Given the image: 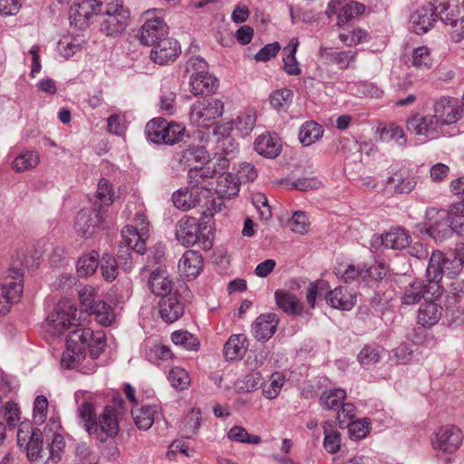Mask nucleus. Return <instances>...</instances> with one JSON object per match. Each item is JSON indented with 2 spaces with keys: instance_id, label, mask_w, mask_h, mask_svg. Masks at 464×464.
<instances>
[{
  "instance_id": "obj_1",
  "label": "nucleus",
  "mask_w": 464,
  "mask_h": 464,
  "mask_svg": "<svg viewBox=\"0 0 464 464\" xmlns=\"http://www.w3.org/2000/svg\"><path fill=\"white\" fill-rule=\"evenodd\" d=\"M78 404L77 415L88 434L101 442L114 438L119 432V411L113 405H106L97 418L94 399L85 391L74 393Z\"/></svg>"
},
{
  "instance_id": "obj_2",
  "label": "nucleus",
  "mask_w": 464,
  "mask_h": 464,
  "mask_svg": "<svg viewBox=\"0 0 464 464\" xmlns=\"http://www.w3.org/2000/svg\"><path fill=\"white\" fill-rule=\"evenodd\" d=\"M185 128L175 122H168L162 118L150 121L145 127L147 139L156 144L173 145L181 140Z\"/></svg>"
},
{
  "instance_id": "obj_3",
  "label": "nucleus",
  "mask_w": 464,
  "mask_h": 464,
  "mask_svg": "<svg viewBox=\"0 0 464 464\" xmlns=\"http://www.w3.org/2000/svg\"><path fill=\"white\" fill-rule=\"evenodd\" d=\"M24 272L14 265L8 270L5 282L0 285V315L6 314L10 307L19 302L23 294Z\"/></svg>"
},
{
  "instance_id": "obj_4",
  "label": "nucleus",
  "mask_w": 464,
  "mask_h": 464,
  "mask_svg": "<svg viewBox=\"0 0 464 464\" xmlns=\"http://www.w3.org/2000/svg\"><path fill=\"white\" fill-rule=\"evenodd\" d=\"M76 306L69 299L59 301L55 310L46 319L47 331L52 335H60L76 320Z\"/></svg>"
},
{
  "instance_id": "obj_5",
  "label": "nucleus",
  "mask_w": 464,
  "mask_h": 464,
  "mask_svg": "<svg viewBox=\"0 0 464 464\" xmlns=\"http://www.w3.org/2000/svg\"><path fill=\"white\" fill-rule=\"evenodd\" d=\"M434 450L446 454L456 452L462 444L463 434L455 425H444L435 430L430 437Z\"/></svg>"
},
{
  "instance_id": "obj_6",
  "label": "nucleus",
  "mask_w": 464,
  "mask_h": 464,
  "mask_svg": "<svg viewBox=\"0 0 464 464\" xmlns=\"http://www.w3.org/2000/svg\"><path fill=\"white\" fill-rule=\"evenodd\" d=\"M176 238L186 246L200 242L204 249L212 247V242L202 235L201 225L195 218L186 217L179 221L176 228Z\"/></svg>"
},
{
  "instance_id": "obj_7",
  "label": "nucleus",
  "mask_w": 464,
  "mask_h": 464,
  "mask_svg": "<svg viewBox=\"0 0 464 464\" xmlns=\"http://www.w3.org/2000/svg\"><path fill=\"white\" fill-rule=\"evenodd\" d=\"M159 9H150L143 13L144 24L140 32V40L142 44L153 46L164 36L168 35V25L164 20L157 16Z\"/></svg>"
},
{
  "instance_id": "obj_8",
  "label": "nucleus",
  "mask_w": 464,
  "mask_h": 464,
  "mask_svg": "<svg viewBox=\"0 0 464 464\" xmlns=\"http://www.w3.org/2000/svg\"><path fill=\"white\" fill-rule=\"evenodd\" d=\"M17 443L20 448H24L30 461H37L43 457L44 434L38 428L29 425H21L17 431Z\"/></svg>"
},
{
  "instance_id": "obj_9",
  "label": "nucleus",
  "mask_w": 464,
  "mask_h": 464,
  "mask_svg": "<svg viewBox=\"0 0 464 464\" xmlns=\"http://www.w3.org/2000/svg\"><path fill=\"white\" fill-rule=\"evenodd\" d=\"M223 102L215 98L199 101L195 102L190 109V121L202 127H207L213 120L219 118L223 114Z\"/></svg>"
},
{
  "instance_id": "obj_10",
  "label": "nucleus",
  "mask_w": 464,
  "mask_h": 464,
  "mask_svg": "<svg viewBox=\"0 0 464 464\" xmlns=\"http://www.w3.org/2000/svg\"><path fill=\"white\" fill-rule=\"evenodd\" d=\"M100 14V32L108 37H117L122 34L129 25L130 11L124 6Z\"/></svg>"
},
{
  "instance_id": "obj_11",
  "label": "nucleus",
  "mask_w": 464,
  "mask_h": 464,
  "mask_svg": "<svg viewBox=\"0 0 464 464\" xmlns=\"http://www.w3.org/2000/svg\"><path fill=\"white\" fill-rule=\"evenodd\" d=\"M445 254L436 250L430 256L425 271V282L428 284V292L442 295L441 280L445 274Z\"/></svg>"
},
{
  "instance_id": "obj_12",
  "label": "nucleus",
  "mask_w": 464,
  "mask_h": 464,
  "mask_svg": "<svg viewBox=\"0 0 464 464\" xmlns=\"http://www.w3.org/2000/svg\"><path fill=\"white\" fill-rule=\"evenodd\" d=\"M426 232L435 240L442 241L450 235L448 224V211L428 208L425 213Z\"/></svg>"
},
{
  "instance_id": "obj_13",
  "label": "nucleus",
  "mask_w": 464,
  "mask_h": 464,
  "mask_svg": "<svg viewBox=\"0 0 464 464\" xmlns=\"http://www.w3.org/2000/svg\"><path fill=\"white\" fill-rule=\"evenodd\" d=\"M364 12V5L350 0H331L328 4L326 14L331 17L337 14V24L342 26L351 19Z\"/></svg>"
},
{
  "instance_id": "obj_14",
  "label": "nucleus",
  "mask_w": 464,
  "mask_h": 464,
  "mask_svg": "<svg viewBox=\"0 0 464 464\" xmlns=\"http://www.w3.org/2000/svg\"><path fill=\"white\" fill-rule=\"evenodd\" d=\"M180 53V46L177 40L164 36L152 46L150 57L160 65L174 62Z\"/></svg>"
},
{
  "instance_id": "obj_15",
  "label": "nucleus",
  "mask_w": 464,
  "mask_h": 464,
  "mask_svg": "<svg viewBox=\"0 0 464 464\" xmlns=\"http://www.w3.org/2000/svg\"><path fill=\"white\" fill-rule=\"evenodd\" d=\"M461 111L455 99L441 98L434 104L433 116L441 127L455 123L460 118Z\"/></svg>"
},
{
  "instance_id": "obj_16",
  "label": "nucleus",
  "mask_w": 464,
  "mask_h": 464,
  "mask_svg": "<svg viewBox=\"0 0 464 464\" xmlns=\"http://www.w3.org/2000/svg\"><path fill=\"white\" fill-rule=\"evenodd\" d=\"M440 125L433 114L425 116L414 115L408 119L407 129L418 136H424L430 140L435 139L439 134Z\"/></svg>"
},
{
  "instance_id": "obj_17",
  "label": "nucleus",
  "mask_w": 464,
  "mask_h": 464,
  "mask_svg": "<svg viewBox=\"0 0 464 464\" xmlns=\"http://www.w3.org/2000/svg\"><path fill=\"white\" fill-rule=\"evenodd\" d=\"M278 324L279 317L276 314H262L252 324V334L257 341L266 342L275 334Z\"/></svg>"
},
{
  "instance_id": "obj_18",
  "label": "nucleus",
  "mask_w": 464,
  "mask_h": 464,
  "mask_svg": "<svg viewBox=\"0 0 464 464\" xmlns=\"http://www.w3.org/2000/svg\"><path fill=\"white\" fill-rule=\"evenodd\" d=\"M427 6L418 7L410 16V28L417 34H423L429 32L438 19V14Z\"/></svg>"
},
{
  "instance_id": "obj_19",
  "label": "nucleus",
  "mask_w": 464,
  "mask_h": 464,
  "mask_svg": "<svg viewBox=\"0 0 464 464\" xmlns=\"http://www.w3.org/2000/svg\"><path fill=\"white\" fill-rule=\"evenodd\" d=\"M318 54L325 63L335 64L341 70L353 67V63L357 57V52L355 51H337L332 47L323 46L320 47Z\"/></svg>"
},
{
  "instance_id": "obj_20",
  "label": "nucleus",
  "mask_w": 464,
  "mask_h": 464,
  "mask_svg": "<svg viewBox=\"0 0 464 464\" xmlns=\"http://www.w3.org/2000/svg\"><path fill=\"white\" fill-rule=\"evenodd\" d=\"M428 284L423 280H414L404 290L401 297V304L412 305L423 299H438L441 295L428 292Z\"/></svg>"
},
{
  "instance_id": "obj_21",
  "label": "nucleus",
  "mask_w": 464,
  "mask_h": 464,
  "mask_svg": "<svg viewBox=\"0 0 464 464\" xmlns=\"http://www.w3.org/2000/svg\"><path fill=\"white\" fill-rule=\"evenodd\" d=\"M102 218L101 205L97 208V203H94V209L92 213L84 209L78 212L74 227L78 232L88 237L92 234L94 227L102 224Z\"/></svg>"
},
{
  "instance_id": "obj_22",
  "label": "nucleus",
  "mask_w": 464,
  "mask_h": 464,
  "mask_svg": "<svg viewBox=\"0 0 464 464\" xmlns=\"http://www.w3.org/2000/svg\"><path fill=\"white\" fill-rule=\"evenodd\" d=\"M435 300L426 299L418 310L417 323L424 328H431L442 316L443 308Z\"/></svg>"
},
{
  "instance_id": "obj_23",
  "label": "nucleus",
  "mask_w": 464,
  "mask_h": 464,
  "mask_svg": "<svg viewBox=\"0 0 464 464\" xmlns=\"http://www.w3.org/2000/svg\"><path fill=\"white\" fill-rule=\"evenodd\" d=\"M325 299L327 304L333 308L343 311L352 310L357 302L356 295L343 286H338L334 290L328 291Z\"/></svg>"
},
{
  "instance_id": "obj_24",
  "label": "nucleus",
  "mask_w": 464,
  "mask_h": 464,
  "mask_svg": "<svg viewBox=\"0 0 464 464\" xmlns=\"http://www.w3.org/2000/svg\"><path fill=\"white\" fill-rule=\"evenodd\" d=\"M190 91L194 95H208L218 86V81L208 72L192 73L189 78Z\"/></svg>"
},
{
  "instance_id": "obj_25",
  "label": "nucleus",
  "mask_w": 464,
  "mask_h": 464,
  "mask_svg": "<svg viewBox=\"0 0 464 464\" xmlns=\"http://www.w3.org/2000/svg\"><path fill=\"white\" fill-rule=\"evenodd\" d=\"M208 158L204 147L195 144H188L185 149L177 152L176 160L184 167L193 168L194 163H204Z\"/></svg>"
},
{
  "instance_id": "obj_26",
  "label": "nucleus",
  "mask_w": 464,
  "mask_h": 464,
  "mask_svg": "<svg viewBox=\"0 0 464 464\" xmlns=\"http://www.w3.org/2000/svg\"><path fill=\"white\" fill-rule=\"evenodd\" d=\"M160 314L163 321L171 324L184 314V305L176 296H167L160 303Z\"/></svg>"
},
{
  "instance_id": "obj_27",
  "label": "nucleus",
  "mask_w": 464,
  "mask_h": 464,
  "mask_svg": "<svg viewBox=\"0 0 464 464\" xmlns=\"http://www.w3.org/2000/svg\"><path fill=\"white\" fill-rule=\"evenodd\" d=\"M203 266L202 256L195 250H187L179 263V271L187 277L195 278Z\"/></svg>"
},
{
  "instance_id": "obj_28",
  "label": "nucleus",
  "mask_w": 464,
  "mask_h": 464,
  "mask_svg": "<svg viewBox=\"0 0 464 464\" xmlns=\"http://www.w3.org/2000/svg\"><path fill=\"white\" fill-rule=\"evenodd\" d=\"M135 424L140 430H149L154 420L160 414V408L158 404L144 405L140 409L131 411Z\"/></svg>"
},
{
  "instance_id": "obj_29",
  "label": "nucleus",
  "mask_w": 464,
  "mask_h": 464,
  "mask_svg": "<svg viewBox=\"0 0 464 464\" xmlns=\"http://www.w3.org/2000/svg\"><path fill=\"white\" fill-rule=\"evenodd\" d=\"M282 145L276 136L260 135L255 141L256 151L264 157L275 159L281 152Z\"/></svg>"
},
{
  "instance_id": "obj_30",
  "label": "nucleus",
  "mask_w": 464,
  "mask_h": 464,
  "mask_svg": "<svg viewBox=\"0 0 464 464\" xmlns=\"http://www.w3.org/2000/svg\"><path fill=\"white\" fill-rule=\"evenodd\" d=\"M100 14L96 0H77L69 10L70 19H73L75 22L82 18L89 20L92 14Z\"/></svg>"
},
{
  "instance_id": "obj_31",
  "label": "nucleus",
  "mask_w": 464,
  "mask_h": 464,
  "mask_svg": "<svg viewBox=\"0 0 464 464\" xmlns=\"http://www.w3.org/2000/svg\"><path fill=\"white\" fill-rule=\"evenodd\" d=\"M172 202L177 208L188 211L199 204L200 195L198 191L182 188L172 194Z\"/></svg>"
},
{
  "instance_id": "obj_32",
  "label": "nucleus",
  "mask_w": 464,
  "mask_h": 464,
  "mask_svg": "<svg viewBox=\"0 0 464 464\" xmlns=\"http://www.w3.org/2000/svg\"><path fill=\"white\" fill-rule=\"evenodd\" d=\"M149 287L154 295L165 298L171 293L173 284L167 276L166 272L156 270L150 276Z\"/></svg>"
},
{
  "instance_id": "obj_33",
  "label": "nucleus",
  "mask_w": 464,
  "mask_h": 464,
  "mask_svg": "<svg viewBox=\"0 0 464 464\" xmlns=\"http://www.w3.org/2000/svg\"><path fill=\"white\" fill-rule=\"evenodd\" d=\"M276 304L285 314L295 315L303 311V304L300 300L293 294L283 290H276L275 293Z\"/></svg>"
},
{
  "instance_id": "obj_34",
  "label": "nucleus",
  "mask_w": 464,
  "mask_h": 464,
  "mask_svg": "<svg viewBox=\"0 0 464 464\" xmlns=\"http://www.w3.org/2000/svg\"><path fill=\"white\" fill-rule=\"evenodd\" d=\"M411 236L403 228L391 229L382 236V244L392 249H403L410 245Z\"/></svg>"
},
{
  "instance_id": "obj_35",
  "label": "nucleus",
  "mask_w": 464,
  "mask_h": 464,
  "mask_svg": "<svg viewBox=\"0 0 464 464\" xmlns=\"http://www.w3.org/2000/svg\"><path fill=\"white\" fill-rule=\"evenodd\" d=\"M246 352V337L244 334H234L224 345V356L228 361H235L244 356Z\"/></svg>"
},
{
  "instance_id": "obj_36",
  "label": "nucleus",
  "mask_w": 464,
  "mask_h": 464,
  "mask_svg": "<svg viewBox=\"0 0 464 464\" xmlns=\"http://www.w3.org/2000/svg\"><path fill=\"white\" fill-rule=\"evenodd\" d=\"M120 243L126 245L130 250L140 255H143L146 251L145 241L134 227L126 226L121 230V240Z\"/></svg>"
},
{
  "instance_id": "obj_37",
  "label": "nucleus",
  "mask_w": 464,
  "mask_h": 464,
  "mask_svg": "<svg viewBox=\"0 0 464 464\" xmlns=\"http://www.w3.org/2000/svg\"><path fill=\"white\" fill-rule=\"evenodd\" d=\"M324 448L329 454H336L341 450L342 438L341 433L334 428L330 421H324Z\"/></svg>"
},
{
  "instance_id": "obj_38",
  "label": "nucleus",
  "mask_w": 464,
  "mask_h": 464,
  "mask_svg": "<svg viewBox=\"0 0 464 464\" xmlns=\"http://www.w3.org/2000/svg\"><path fill=\"white\" fill-rule=\"evenodd\" d=\"M464 298V276L452 278V282L448 285L446 295L447 310L454 308Z\"/></svg>"
},
{
  "instance_id": "obj_39",
  "label": "nucleus",
  "mask_w": 464,
  "mask_h": 464,
  "mask_svg": "<svg viewBox=\"0 0 464 464\" xmlns=\"http://www.w3.org/2000/svg\"><path fill=\"white\" fill-rule=\"evenodd\" d=\"M93 334V331L90 328H76L69 334L66 339V344H68L69 347L80 348L81 352L85 354L88 343L92 342Z\"/></svg>"
},
{
  "instance_id": "obj_40",
  "label": "nucleus",
  "mask_w": 464,
  "mask_h": 464,
  "mask_svg": "<svg viewBox=\"0 0 464 464\" xmlns=\"http://www.w3.org/2000/svg\"><path fill=\"white\" fill-rule=\"evenodd\" d=\"M323 134V127L314 121H309L301 126L298 138L304 146H309L322 138Z\"/></svg>"
},
{
  "instance_id": "obj_41",
  "label": "nucleus",
  "mask_w": 464,
  "mask_h": 464,
  "mask_svg": "<svg viewBox=\"0 0 464 464\" xmlns=\"http://www.w3.org/2000/svg\"><path fill=\"white\" fill-rule=\"evenodd\" d=\"M298 44V39L294 37L290 40L288 45L284 48V53H285L283 59L285 64L284 69L289 75H299L301 73L298 62L295 58Z\"/></svg>"
},
{
  "instance_id": "obj_42",
  "label": "nucleus",
  "mask_w": 464,
  "mask_h": 464,
  "mask_svg": "<svg viewBox=\"0 0 464 464\" xmlns=\"http://www.w3.org/2000/svg\"><path fill=\"white\" fill-rule=\"evenodd\" d=\"M448 219L450 233L464 237V203L453 204L448 210Z\"/></svg>"
},
{
  "instance_id": "obj_43",
  "label": "nucleus",
  "mask_w": 464,
  "mask_h": 464,
  "mask_svg": "<svg viewBox=\"0 0 464 464\" xmlns=\"http://www.w3.org/2000/svg\"><path fill=\"white\" fill-rule=\"evenodd\" d=\"M346 398V392L343 389H331L324 391L320 399V405L326 410L335 411L340 408Z\"/></svg>"
},
{
  "instance_id": "obj_44",
  "label": "nucleus",
  "mask_w": 464,
  "mask_h": 464,
  "mask_svg": "<svg viewBox=\"0 0 464 464\" xmlns=\"http://www.w3.org/2000/svg\"><path fill=\"white\" fill-rule=\"evenodd\" d=\"M387 185H394V192L400 194H408L413 190L417 185V179L413 176H403L396 173L386 180Z\"/></svg>"
},
{
  "instance_id": "obj_45",
  "label": "nucleus",
  "mask_w": 464,
  "mask_h": 464,
  "mask_svg": "<svg viewBox=\"0 0 464 464\" xmlns=\"http://www.w3.org/2000/svg\"><path fill=\"white\" fill-rule=\"evenodd\" d=\"M85 312L94 314L97 322L104 326L110 325L113 319L110 305L102 300H95Z\"/></svg>"
},
{
  "instance_id": "obj_46",
  "label": "nucleus",
  "mask_w": 464,
  "mask_h": 464,
  "mask_svg": "<svg viewBox=\"0 0 464 464\" xmlns=\"http://www.w3.org/2000/svg\"><path fill=\"white\" fill-rule=\"evenodd\" d=\"M100 255L96 251H92L81 256L77 263V272L80 276H88L92 275L99 266Z\"/></svg>"
},
{
  "instance_id": "obj_47",
  "label": "nucleus",
  "mask_w": 464,
  "mask_h": 464,
  "mask_svg": "<svg viewBox=\"0 0 464 464\" xmlns=\"http://www.w3.org/2000/svg\"><path fill=\"white\" fill-rule=\"evenodd\" d=\"M458 9L453 7L450 12L447 13L445 16H442V22L446 24H450L452 31V38L456 42H459L464 38V15L458 17Z\"/></svg>"
},
{
  "instance_id": "obj_48",
  "label": "nucleus",
  "mask_w": 464,
  "mask_h": 464,
  "mask_svg": "<svg viewBox=\"0 0 464 464\" xmlns=\"http://www.w3.org/2000/svg\"><path fill=\"white\" fill-rule=\"evenodd\" d=\"M293 96L290 89H279L270 94V103L277 111H285L292 103Z\"/></svg>"
},
{
  "instance_id": "obj_49",
  "label": "nucleus",
  "mask_w": 464,
  "mask_h": 464,
  "mask_svg": "<svg viewBox=\"0 0 464 464\" xmlns=\"http://www.w3.org/2000/svg\"><path fill=\"white\" fill-rule=\"evenodd\" d=\"M411 65L419 70H429L432 66L430 50L427 46L414 48L411 58Z\"/></svg>"
},
{
  "instance_id": "obj_50",
  "label": "nucleus",
  "mask_w": 464,
  "mask_h": 464,
  "mask_svg": "<svg viewBox=\"0 0 464 464\" xmlns=\"http://www.w3.org/2000/svg\"><path fill=\"white\" fill-rule=\"evenodd\" d=\"M217 191L222 197L231 198L239 191V185L237 179L230 173L219 177L217 186Z\"/></svg>"
},
{
  "instance_id": "obj_51",
  "label": "nucleus",
  "mask_w": 464,
  "mask_h": 464,
  "mask_svg": "<svg viewBox=\"0 0 464 464\" xmlns=\"http://www.w3.org/2000/svg\"><path fill=\"white\" fill-rule=\"evenodd\" d=\"M171 341L174 344L188 351H197L199 347V341L188 331H176L171 334Z\"/></svg>"
},
{
  "instance_id": "obj_52",
  "label": "nucleus",
  "mask_w": 464,
  "mask_h": 464,
  "mask_svg": "<svg viewBox=\"0 0 464 464\" xmlns=\"http://www.w3.org/2000/svg\"><path fill=\"white\" fill-rule=\"evenodd\" d=\"M235 149L236 148L232 149L230 151H228L227 149H224L226 156L221 154H215L212 159H207L206 161L208 163V165H210L212 171L216 174L217 177L219 178L227 174V170L229 167L230 160L227 156L233 153Z\"/></svg>"
},
{
  "instance_id": "obj_53",
  "label": "nucleus",
  "mask_w": 464,
  "mask_h": 464,
  "mask_svg": "<svg viewBox=\"0 0 464 464\" xmlns=\"http://www.w3.org/2000/svg\"><path fill=\"white\" fill-rule=\"evenodd\" d=\"M168 380L171 386L177 390H186L190 384L188 373L180 367H173L169 370Z\"/></svg>"
},
{
  "instance_id": "obj_54",
  "label": "nucleus",
  "mask_w": 464,
  "mask_h": 464,
  "mask_svg": "<svg viewBox=\"0 0 464 464\" xmlns=\"http://www.w3.org/2000/svg\"><path fill=\"white\" fill-rule=\"evenodd\" d=\"M84 358L85 354L81 352L80 348L69 347L67 344L66 350L62 354L61 364L66 369H73L76 368Z\"/></svg>"
},
{
  "instance_id": "obj_55",
  "label": "nucleus",
  "mask_w": 464,
  "mask_h": 464,
  "mask_svg": "<svg viewBox=\"0 0 464 464\" xmlns=\"http://www.w3.org/2000/svg\"><path fill=\"white\" fill-rule=\"evenodd\" d=\"M39 158L37 153L28 151L17 156L13 161V168L15 171L23 172L37 166Z\"/></svg>"
},
{
  "instance_id": "obj_56",
  "label": "nucleus",
  "mask_w": 464,
  "mask_h": 464,
  "mask_svg": "<svg viewBox=\"0 0 464 464\" xmlns=\"http://www.w3.org/2000/svg\"><path fill=\"white\" fill-rule=\"evenodd\" d=\"M201 411L198 409H192L183 420L182 430L187 438L196 434L200 427Z\"/></svg>"
},
{
  "instance_id": "obj_57",
  "label": "nucleus",
  "mask_w": 464,
  "mask_h": 464,
  "mask_svg": "<svg viewBox=\"0 0 464 464\" xmlns=\"http://www.w3.org/2000/svg\"><path fill=\"white\" fill-rule=\"evenodd\" d=\"M100 266L102 275L106 281L111 282L116 279L118 276V267H120V266L113 256L108 254L103 255Z\"/></svg>"
},
{
  "instance_id": "obj_58",
  "label": "nucleus",
  "mask_w": 464,
  "mask_h": 464,
  "mask_svg": "<svg viewBox=\"0 0 464 464\" xmlns=\"http://www.w3.org/2000/svg\"><path fill=\"white\" fill-rule=\"evenodd\" d=\"M256 120V117L255 113L242 112L234 121L235 129L237 130L242 136H246L254 129Z\"/></svg>"
},
{
  "instance_id": "obj_59",
  "label": "nucleus",
  "mask_w": 464,
  "mask_h": 464,
  "mask_svg": "<svg viewBox=\"0 0 464 464\" xmlns=\"http://www.w3.org/2000/svg\"><path fill=\"white\" fill-rule=\"evenodd\" d=\"M371 422L368 419L353 421L347 425L349 437L353 440L366 438L370 431Z\"/></svg>"
},
{
  "instance_id": "obj_60",
  "label": "nucleus",
  "mask_w": 464,
  "mask_h": 464,
  "mask_svg": "<svg viewBox=\"0 0 464 464\" xmlns=\"http://www.w3.org/2000/svg\"><path fill=\"white\" fill-rule=\"evenodd\" d=\"M64 445L65 442L63 437L59 433L53 434L52 442H47V448L49 450V458L46 461H49L50 464L57 463L58 461H60Z\"/></svg>"
},
{
  "instance_id": "obj_61",
  "label": "nucleus",
  "mask_w": 464,
  "mask_h": 464,
  "mask_svg": "<svg viewBox=\"0 0 464 464\" xmlns=\"http://www.w3.org/2000/svg\"><path fill=\"white\" fill-rule=\"evenodd\" d=\"M263 385L261 374L257 372H250L239 380L237 386L243 392H253Z\"/></svg>"
},
{
  "instance_id": "obj_62",
  "label": "nucleus",
  "mask_w": 464,
  "mask_h": 464,
  "mask_svg": "<svg viewBox=\"0 0 464 464\" xmlns=\"http://www.w3.org/2000/svg\"><path fill=\"white\" fill-rule=\"evenodd\" d=\"M97 196L100 200V203L97 201L95 202L97 203V208L100 205H111L113 202L114 192L112 190L111 185L107 179H100L97 188Z\"/></svg>"
},
{
  "instance_id": "obj_63",
  "label": "nucleus",
  "mask_w": 464,
  "mask_h": 464,
  "mask_svg": "<svg viewBox=\"0 0 464 464\" xmlns=\"http://www.w3.org/2000/svg\"><path fill=\"white\" fill-rule=\"evenodd\" d=\"M339 38L345 45L355 46L362 42H367L369 40V34L362 28H357L349 34H341Z\"/></svg>"
},
{
  "instance_id": "obj_64",
  "label": "nucleus",
  "mask_w": 464,
  "mask_h": 464,
  "mask_svg": "<svg viewBox=\"0 0 464 464\" xmlns=\"http://www.w3.org/2000/svg\"><path fill=\"white\" fill-rule=\"evenodd\" d=\"M287 226L290 229L298 234H304L307 232L309 226L306 214L303 211H295L292 218L288 220Z\"/></svg>"
}]
</instances>
